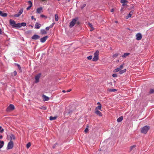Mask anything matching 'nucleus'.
I'll return each instance as SVG.
<instances>
[{
    "mask_svg": "<svg viewBox=\"0 0 154 154\" xmlns=\"http://www.w3.org/2000/svg\"><path fill=\"white\" fill-rule=\"evenodd\" d=\"M42 98L43 99V101H48L49 99V98L46 96V95H43L42 96Z\"/></svg>",
    "mask_w": 154,
    "mask_h": 154,
    "instance_id": "11",
    "label": "nucleus"
},
{
    "mask_svg": "<svg viewBox=\"0 0 154 154\" xmlns=\"http://www.w3.org/2000/svg\"><path fill=\"white\" fill-rule=\"evenodd\" d=\"M10 141H11L12 140H14L15 139V136L13 134H11L10 135Z\"/></svg>",
    "mask_w": 154,
    "mask_h": 154,
    "instance_id": "17",
    "label": "nucleus"
},
{
    "mask_svg": "<svg viewBox=\"0 0 154 154\" xmlns=\"http://www.w3.org/2000/svg\"><path fill=\"white\" fill-rule=\"evenodd\" d=\"M48 36H45L43 38H41L40 39V41L42 43L45 42L46 40L48 38Z\"/></svg>",
    "mask_w": 154,
    "mask_h": 154,
    "instance_id": "10",
    "label": "nucleus"
},
{
    "mask_svg": "<svg viewBox=\"0 0 154 154\" xmlns=\"http://www.w3.org/2000/svg\"><path fill=\"white\" fill-rule=\"evenodd\" d=\"M95 112L97 115L100 116H102V114L98 110H95Z\"/></svg>",
    "mask_w": 154,
    "mask_h": 154,
    "instance_id": "16",
    "label": "nucleus"
},
{
    "mask_svg": "<svg viewBox=\"0 0 154 154\" xmlns=\"http://www.w3.org/2000/svg\"><path fill=\"white\" fill-rule=\"evenodd\" d=\"M136 39L137 40H141L142 37V36L140 33H137L136 35Z\"/></svg>",
    "mask_w": 154,
    "mask_h": 154,
    "instance_id": "9",
    "label": "nucleus"
},
{
    "mask_svg": "<svg viewBox=\"0 0 154 154\" xmlns=\"http://www.w3.org/2000/svg\"><path fill=\"white\" fill-rule=\"evenodd\" d=\"M2 136L1 135H0V139H2Z\"/></svg>",
    "mask_w": 154,
    "mask_h": 154,
    "instance_id": "54",
    "label": "nucleus"
},
{
    "mask_svg": "<svg viewBox=\"0 0 154 154\" xmlns=\"http://www.w3.org/2000/svg\"><path fill=\"white\" fill-rule=\"evenodd\" d=\"M55 19L56 21H57L58 20V16L57 14H55Z\"/></svg>",
    "mask_w": 154,
    "mask_h": 154,
    "instance_id": "26",
    "label": "nucleus"
},
{
    "mask_svg": "<svg viewBox=\"0 0 154 154\" xmlns=\"http://www.w3.org/2000/svg\"><path fill=\"white\" fill-rule=\"evenodd\" d=\"M97 104L98 105H101L100 102H98L97 103Z\"/></svg>",
    "mask_w": 154,
    "mask_h": 154,
    "instance_id": "53",
    "label": "nucleus"
},
{
    "mask_svg": "<svg viewBox=\"0 0 154 154\" xmlns=\"http://www.w3.org/2000/svg\"><path fill=\"white\" fill-rule=\"evenodd\" d=\"M62 92L63 93H65L66 92V91H65V90H63Z\"/></svg>",
    "mask_w": 154,
    "mask_h": 154,
    "instance_id": "55",
    "label": "nucleus"
},
{
    "mask_svg": "<svg viewBox=\"0 0 154 154\" xmlns=\"http://www.w3.org/2000/svg\"><path fill=\"white\" fill-rule=\"evenodd\" d=\"M71 91V89H69V90H67L66 91V92H69L70 91Z\"/></svg>",
    "mask_w": 154,
    "mask_h": 154,
    "instance_id": "49",
    "label": "nucleus"
},
{
    "mask_svg": "<svg viewBox=\"0 0 154 154\" xmlns=\"http://www.w3.org/2000/svg\"><path fill=\"white\" fill-rule=\"evenodd\" d=\"M101 105H99L95 109V110H98L99 109L100 110H101Z\"/></svg>",
    "mask_w": 154,
    "mask_h": 154,
    "instance_id": "21",
    "label": "nucleus"
},
{
    "mask_svg": "<svg viewBox=\"0 0 154 154\" xmlns=\"http://www.w3.org/2000/svg\"><path fill=\"white\" fill-rule=\"evenodd\" d=\"M114 11V10H111V12H113V11Z\"/></svg>",
    "mask_w": 154,
    "mask_h": 154,
    "instance_id": "56",
    "label": "nucleus"
},
{
    "mask_svg": "<svg viewBox=\"0 0 154 154\" xmlns=\"http://www.w3.org/2000/svg\"><path fill=\"white\" fill-rule=\"evenodd\" d=\"M119 55V54L116 53L115 54H113L112 56V57L114 58H116V57H117Z\"/></svg>",
    "mask_w": 154,
    "mask_h": 154,
    "instance_id": "28",
    "label": "nucleus"
},
{
    "mask_svg": "<svg viewBox=\"0 0 154 154\" xmlns=\"http://www.w3.org/2000/svg\"><path fill=\"white\" fill-rule=\"evenodd\" d=\"M26 25V23H21V26H25Z\"/></svg>",
    "mask_w": 154,
    "mask_h": 154,
    "instance_id": "33",
    "label": "nucleus"
},
{
    "mask_svg": "<svg viewBox=\"0 0 154 154\" xmlns=\"http://www.w3.org/2000/svg\"><path fill=\"white\" fill-rule=\"evenodd\" d=\"M23 12V10H20L18 14L14 15V16L16 17H18L22 14Z\"/></svg>",
    "mask_w": 154,
    "mask_h": 154,
    "instance_id": "14",
    "label": "nucleus"
},
{
    "mask_svg": "<svg viewBox=\"0 0 154 154\" xmlns=\"http://www.w3.org/2000/svg\"><path fill=\"white\" fill-rule=\"evenodd\" d=\"M2 147V146H0V149Z\"/></svg>",
    "mask_w": 154,
    "mask_h": 154,
    "instance_id": "58",
    "label": "nucleus"
},
{
    "mask_svg": "<svg viewBox=\"0 0 154 154\" xmlns=\"http://www.w3.org/2000/svg\"><path fill=\"white\" fill-rule=\"evenodd\" d=\"M126 69H124L123 70H120L119 72V73L120 74H123V73L126 72Z\"/></svg>",
    "mask_w": 154,
    "mask_h": 154,
    "instance_id": "27",
    "label": "nucleus"
},
{
    "mask_svg": "<svg viewBox=\"0 0 154 154\" xmlns=\"http://www.w3.org/2000/svg\"><path fill=\"white\" fill-rule=\"evenodd\" d=\"M86 4H83V5L82 6L81 8L82 9H83L84 7H85L86 6Z\"/></svg>",
    "mask_w": 154,
    "mask_h": 154,
    "instance_id": "42",
    "label": "nucleus"
},
{
    "mask_svg": "<svg viewBox=\"0 0 154 154\" xmlns=\"http://www.w3.org/2000/svg\"><path fill=\"white\" fill-rule=\"evenodd\" d=\"M13 75H16L17 74V72L16 71H15L13 72Z\"/></svg>",
    "mask_w": 154,
    "mask_h": 154,
    "instance_id": "41",
    "label": "nucleus"
},
{
    "mask_svg": "<svg viewBox=\"0 0 154 154\" xmlns=\"http://www.w3.org/2000/svg\"><path fill=\"white\" fill-rule=\"evenodd\" d=\"M29 6L27 8V10H29L30 8L32 7V3L30 1H29Z\"/></svg>",
    "mask_w": 154,
    "mask_h": 154,
    "instance_id": "23",
    "label": "nucleus"
},
{
    "mask_svg": "<svg viewBox=\"0 0 154 154\" xmlns=\"http://www.w3.org/2000/svg\"><path fill=\"white\" fill-rule=\"evenodd\" d=\"M80 24V22L78 17H75L70 22L69 27L71 28L73 27L75 24L78 25Z\"/></svg>",
    "mask_w": 154,
    "mask_h": 154,
    "instance_id": "1",
    "label": "nucleus"
},
{
    "mask_svg": "<svg viewBox=\"0 0 154 154\" xmlns=\"http://www.w3.org/2000/svg\"><path fill=\"white\" fill-rule=\"evenodd\" d=\"M17 66L18 67V69H21V67L20 66V65L18 64H17Z\"/></svg>",
    "mask_w": 154,
    "mask_h": 154,
    "instance_id": "48",
    "label": "nucleus"
},
{
    "mask_svg": "<svg viewBox=\"0 0 154 154\" xmlns=\"http://www.w3.org/2000/svg\"><path fill=\"white\" fill-rule=\"evenodd\" d=\"M31 146V144L30 143H28L26 144V147L27 148H29Z\"/></svg>",
    "mask_w": 154,
    "mask_h": 154,
    "instance_id": "36",
    "label": "nucleus"
},
{
    "mask_svg": "<svg viewBox=\"0 0 154 154\" xmlns=\"http://www.w3.org/2000/svg\"><path fill=\"white\" fill-rule=\"evenodd\" d=\"M57 118L56 117H52V116H51L50 117V120H55Z\"/></svg>",
    "mask_w": 154,
    "mask_h": 154,
    "instance_id": "25",
    "label": "nucleus"
},
{
    "mask_svg": "<svg viewBox=\"0 0 154 154\" xmlns=\"http://www.w3.org/2000/svg\"><path fill=\"white\" fill-rule=\"evenodd\" d=\"M136 147V146L135 145H134L132 146H131L130 147V151H131L133 149H134Z\"/></svg>",
    "mask_w": 154,
    "mask_h": 154,
    "instance_id": "24",
    "label": "nucleus"
},
{
    "mask_svg": "<svg viewBox=\"0 0 154 154\" xmlns=\"http://www.w3.org/2000/svg\"><path fill=\"white\" fill-rule=\"evenodd\" d=\"M43 9V8L42 7H40L39 8H38L37 10H42Z\"/></svg>",
    "mask_w": 154,
    "mask_h": 154,
    "instance_id": "47",
    "label": "nucleus"
},
{
    "mask_svg": "<svg viewBox=\"0 0 154 154\" xmlns=\"http://www.w3.org/2000/svg\"><path fill=\"white\" fill-rule=\"evenodd\" d=\"M41 74L39 73L37 74L35 77V83H37L39 82V79L41 77Z\"/></svg>",
    "mask_w": 154,
    "mask_h": 154,
    "instance_id": "6",
    "label": "nucleus"
},
{
    "mask_svg": "<svg viewBox=\"0 0 154 154\" xmlns=\"http://www.w3.org/2000/svg\"><path fill=\"white\" fill-rule=\"evenodd\" d=\"M21 23H18L17 24H16L15 27H21Z\"/></svg>",
    "mask_w": 154,
    "mask_h": 154,
    "instance_id": "29",
    "label": "nucleus"
},
{
    "mask_svg": "<svg viewBox=\"0 0 154 154\" xmlns=\"http://www.w3.org/2000/svg\"><path fill=\"white\" fill-rule=\"evenodd\" d=\"M0 15L3 17H6L7 16V14L5 13H3L2 11H0Z\"/></svg>",
    "mask_w": 154,
    "mask_h": 154,
    "instance_id": "15",
    "label": "nucleus"
},
{
    "mask_svg": "<svg viewBox=\"0 0 154 154\" xmlns=\"http://www.w3.org/2000/svg\"><path fill=\"white\" fill-rule=\"evenodd\" d=\"M101 38V37H98V38H99V39H100Z\"/></svg>",
    "mask_w": 154,
    "mask_h": 154,
    "instance_id": "57",
    "label": "nucleus"
},
{
    "mask_svg": "<svg viewBox=\"0 0 154 154\" xmlns=\"http://www.w3.org/2000/svg\"><path fill=\"white\" fill-rule=\"evenodd\" d=\"M116 23H117V21H116Z\"/></svg>",
    "mask_w": 154,
    "mask_h": 154,
    "instance_id": "59",
    "label": "nucleus"
},
{
    "mask_svg": "<svg viewBox=\"0 0 154 154\" xmlns=\"http://www.w3.org/2000/svg\"><path fill=\"white\" fill-rule=\"evenodd\" d=\"M4 144V142L3 141H1L0 140V146H2V147L3 146Z\"/></svg>",
    "mask_w": 154,
    "mask_h": 154,
    "instance_id": "30",
    "label": "nucleus"
},
{
    "mask_svg": "<svg viewBox=\"0 0 154 154\" xmlns=\"http://www.w3.org/2000/svg\"><path fill=\"white\" fill-rule=\"evenodd\" d=\"M149 129V127L148 126H145L141 129V133L146 134Z\"/></svg>",
    "mask_w": 154,
    "mask_h": 154,
    "instance_id": "2",
    "label": "nucleus"
},
{
    "mask_svg": "<svg viewBox=\"0 0 154 154\" xmlns=\"http://www.w3.org/2000/svg\"><path fill=\"white\" fill-rule=\"evenodd\" d=\"M40 37L36 35H35L32 37V39L34 40H37L39 39Z\"/></svg>",
    "mask_w": 154,
    "mask_h": 154,
    "instance_id": "12",
    "label": "nucleus"
},
{
    "mask_svg": "<svg viewBox=\"0 0 154 154\" xmlns=\"http://www.w3.org/2000/svg\"><path fill=\"white\" fill-rule=\"evenodd\" d=\"M88 25L89 26H90L92 28V30L94 29V28L92 26L91 24L90 23H89Z\"/></svg>",
    "mask_w": 154,
    "mask_h": 154,
    "instance_id": "37",
    "label": "nucleus"
},
{
    "mask_svg": "<svg viewBox=\"0 0 154 154\" xmlns=\"http://www.w3.org/2000/svg\"><path fill=\"white\" fill-rule=\"evenodd\" d=\"M123 67V65H121L119 67V68L121 69H122V68Z\"/></svg>",
    "mask_w": 154,
    "mask_h": 154,
    "instance_id": "45",
    "label": "nucleus"
},
{
    "mask_svg": "<svg viewBox=\"0 0 154 154\" xmlns=\"http://www.w3.org/2000/svg\"><path fill=\"white\" fill-rule=\"evenodd\" d=\"M132 15H131V14H130L129 13L128 14V16H127L126 17V19H128L129 18L131 17Z\"/></svg>",
    "mask_w": 154,
    "mask_h": 154,
    "instance_id": "34",
    "label": "nucleus"
},
{
    "mask_svg": "<svg viewBox=\"0 0 154 154\" xmlns=\"http://www.w3.org/2000/svg\"><path fill=\"white\" fill-rule=\"evenodd\" d=\"M116 91V89H111L110 90V91H112V92H114Z\"/></svg>",
    "mask_w": 154,
    "mask_h": 154,
    "instance_id": "46",
    "label": "nucleus"
},
{
    "mask_svg": "<svg viewBox=\"0 0 154 154\" xmlns=\"http://www.w3.org/2000/svg\"><path fill=\"white\" fill-rule=\"evenodd\" d=\"M88 131V128H86L85 130V133H87Z\"/></svg>",
    "mask_w": 154,
    "mask_h": 154,
    "instance_id": "40",
    "label": "nucleus"
},
{
    "mask_svg": "<svg viewBox=\"0 0 154 154\" xmlns=\"http://www.w3.org/2000/svg\"><path fill=\"white\" fill-rule=\"evenodd\" d=\"M4 131V130L3 129L2 127L0 126V133H2Z\"/></svg>",
    "mask_w": 154,
    "mask_h": 154,
    "instance_id": "35",
    "label": "nucleus"
},
{
    "mask_svg": "<svg viewBox=\"0 0 154 154\" xmlns=\"http://www.w3.org/2000/svg\"><path fill=\"white\" fill-rule=\"evenodd\" d=\"M130 54V53H125L123 55H122V57L123 58H125L127 56L129 55Z\"/></svg>",
    "mask_w": 154,
    "mask_h": 154,
    "instance_id": "20",
    "label": "nucleus"
},
{
    "mask_svg": "<svg viewBox=\"0 0 154 154\" xmlns=\"http://www.w3.org/2000/svg\"><path fill=\"white\" fill-rule=\"evenodd\" d=\"M120 2L123 6L126 7L128 6L127 4L128 3V0H121Z\"/></svg>",
    "mask_w": 154,
    "mask_h": 154,
    "instance_id": "5",
    "label": "nucleus"
},
{
    "mask_svg": "<svg viewBox=\"0 0 154 154\" xmlns=\"http://www.w3.org/2000/svg\"><path fill=\"white\" fill-rule=\"evenodd\" d=\"M123 119V117L122 116L120 117L117 119V122H121Z\"/></svg>",
    "mask_w": 154,
    "mask_h": 154,
    "instance_id": "18",
    "label": "nucleus"
},
{
    "mask_svg": "<svg viewBox=\"0 0 154 154\" xmlns=\"http://www.w3.org/2000/svg\"><path fill=\"white\" fill-rule=\"evenodd\" d=\"M92 58V56H90L88 57L87 58L88 60H90Z\"/></svg>",
    "mask_w": 154,
    "mask_h": 154,
    "instance_id": "39",
    "label": "nucleus"
},
{
    "mask_svg": "<svg viewBox=\"0 0 154 154\" xmlns=\"http://www.w3.org/2000/svg\"><path fill=\"white\" fill-rule=\"evenodd\" d=\"M41 33L42 35L45 34L47 33L46 32L44 29H41Z\"/></svg>",
    "mask_w": 154,
    "mask_h": 154,
    "instance_id": "22",
    "label": "nucleus"
},
{
    "mask_svg": "<svg viewBox=\"0 0 154 154\" xmlns=\"http://www.w3.org/2000/svg\"><path fill=\"white\" fill-rule=\"evenodd\" d=\"M31 18L32 19H35L34 18V17L33 16H32V17H31ZM35 20H36V19H35Z\"/></svg>",
    "mask_w": 154,
    "mask_h": 154,
    "instance_id": "52",
    "label": "nucleus"
},
{
    "mask_svg": "<svg viewBox=\"0 0 154 154\" xmlns=\"http://www.w3.org/2000/svg\"><path fill=\"white\" fill-rule=\"evenodd\" d=\"M133 11L132 10H131L129 13L130 14H131V15H132V14L133 13Z\"/></svg>",
    "mask_w": 154,
    "mask_h": 154,
    "instance_id": "44",
    "label": "nucleus"
},
{
    "mask_svg": "<svg viewBox=\"0 0 154 154\" xmlns=\"http://www.w3.org/2000/svg\"><path fill=\"white\" fill-rule=\"evenodd\" d=\"M42 12V10H37L36 12L40 14Z\"/></svg>",
    "mask_w": 154,
    "mask_h": 154,
    "instance_id": "38",
    "label": "nucleus"
},
{
    "mask_svg": "<svg viewBox=\"0 0 154 154\" xmlns=\"http://www.w3.org/2000/svg\"><path fill=\"white\" fill-rule=\"evenodd\" d=\"M154 92V90L152 89H151L149 91V93L150 94H152Z\"/></svg>",
    "mask_w": 154,
    "mask_h": 154,
    "instance_id": "32",
    "label": "nucleus"
},
{
    "mask_svg": "<svg viewBox=\"0 0 154 154\" xmlns=\"http://www.w3.org/2000/svg\"><path fill=\"white\" fill-rule=\"evenodd\" d=\"M13 143L12 141H10L8 144L7 148L8 149H11L13 147Z\"/></svg>",
    "mask_w": 154,
    "mask_h": 154,
    "instance_id": "7",
    "label": "nucleus"
},
{
    "mask_svg": "<svg viewBox=\"0 0 154 154\" xmlns=\"http://www.w3.org/2000/svg\"><path fill=\"white\" fill-rule=\"evenodd\" d=\"M99 51L97 50L94 53V57L93 58V61H96L98 59Z\"/></svg>",
    "mask_w": 154,
    "mask_h": 154,
    "instance_id": "3",
    "label": "nucleus"
},
{
    "mask_svg": "<svg viewBox=\"0 0 154 154\" xmlns=\"http://www.w3.org/2000/svg\"><path fill=\"white\" fill-rule=\"evenodd\" d=\"M41 26V24L38 23H36L35 25V28L36 29H39Z\"/></svg>",
    "mask_w": 154,
    "mask_h": 154,
    "instance_id": "13",
    "label": "nucleus"
},
{
    "mask_svg": "<svg viewBox=\"0 0 154 154\" xmlns=\"http://www.w3.org/2000/svg\"><path fill=\"white\" fill-rule=\"evenodd\" d=\"M41 17H45V16L43 15L42 14L41 15Z\"/></svg>",
    "mask_w": 154,
    "mask_h": 154,
    "instance_id": "51",
    "label": "nucleus"
},
{
    "mask_svg": "<svg viewBox=\"0 0 154 154\" xmlns=\"http://www.w3.org/2000/svg\"><path fill=\"white\" fill-rule=\"evenodd\" d=\"M112 76L114 77H116L117 76V75L116 74H113L112 75Z\"/></svg>",
    "mask_w": 154,
    "mask_h": 154,
    "instance_id": "43",
    "label": "nucleus"
},
{
    "mask_svg": "<svg viewBox=\"0 0 154 154\" xmlns=\"http://www.w3.org/2000/svg\"><path fill=\"white\" fill-rule=\"evenodd\" d=\"M54 23H53L51 25H50L48 27H47L46 28V30L48 31L49 30L50 28H52L54 26Z\"/></svg>",
    "mask_w": 154,
    "mask_h": 154,
    "instance_id": "19",
    "label": "nucleus"
},
{
    "mask_svg": "<svg viewBox=\"0 0 154 154\" xmlns=\"http://www.w3.org/2000/svg\"><path fill=\"white\" fill-rule=\"evenodd\" d=\"M14 105L11 104L6 109V111L8 112H9L14 110Z\"/></svg>",
    "mask_w": 154,
    "mask_h": 154,
    "instance_id": "4",
    "label": "nucleus"
},
{
    "mask_svg": "<svg viewBox=\"0 0 154 154\" xmlns=\"http://www.w3.org/2000/svg\"><path fill=\"white\" fill-rule=\"evenodd\" d=\"M0 34H2V31L1 30V29L0 28Z\"/></svg>",
    "mask_w": 154,
    "mask_h": 154,
    "instance_id": "50",
    "label": "nucleus"
},
{
    "mask_svg": "<svg viewBox=\"0 0 154 154\" xmlns=\"http://www.w3.org/2000/svg\"><path fill=\"white\" fill-rule=\"evenodd\" d=\"M15 154V153H14V154Z\"/></svg>",
    "mask_w": 154,
    "mask_h": 154,
    "instance_id": "60",
    "label": "nucleus"
},
{
    "mask_svg": "<svg viewBox=\"0 0 154 154\" xmlns=\"http://www.w3.org/2000/svg\"><path fill=\"white\" fill-rule=\"evenodd\" d=\"M120 70V69L119 68H118L114 70V72H117L119 71Z\"/></svg>",
    "mask_w": 154,
    "mask_h": 154,
    "instance_id": "31",
    "label": "nucleus"
},
{
    "mask_svg": "<svg viewBox=\"0 0 154 154\" xmlns=\"http://www.w3.org/2000/svg\"><path fill=\"white\" fill-rule=\"evenodd\" d=\"M10 24L11 25L13 28L15 27L16 23L15 21L12 19H10L9 20Z\"/></svg>",
    "mask_w": 154,
    "mask_h": 154,
    "instance_id": "8",
    "label": "nucleus"
}]
</instances>
